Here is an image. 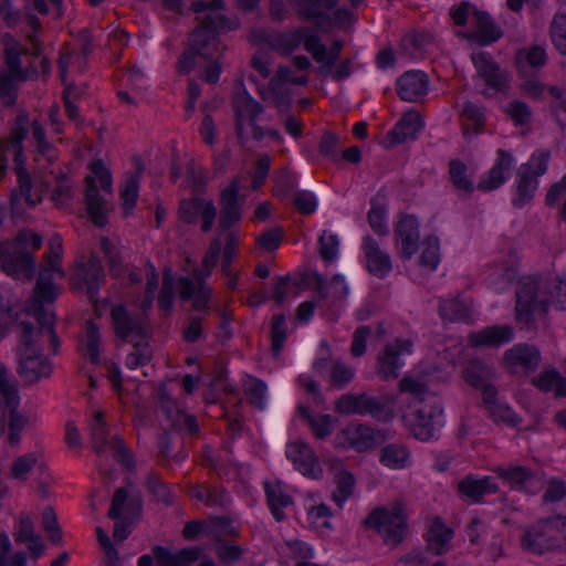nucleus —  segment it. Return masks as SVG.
Wrapping results in <instances>:
<instances>
[{
  "instance_id": "obj_1",
  "label": "nucleus",
  "mask_w": 566,
  "mask_h": 566,
  "mask_svg": "<svg viewBox=\"0 0 566 566\" xmlns=\"http://www.w3.org/2000/svg\"><path fill=\"white\" fill-rule=\"evenodd\" d=\"M12 323L18 328V373L21 378L33 384L41 378L49 377L52 373V364L44 354L48 345L52 352H57L60 342L54 328V315L42 308L21 311L15 313Z\"/></svg>"
},
{
  "instance_id": "obj_2",
  "label": "nucleus",
  "mask_w": 566,
  "mask_h": 566,
  "mask_svg": "<svg viewBox=\"0 0 566 566\" xmlns=\"http://www.w3.org/2000/svg\"><path fill=\"white\" fill-rule=\"evenodd\" d=\"M566 310V279L536 280L524 277L516 290V321L531 323L544 315L548 306Z\"/></svg>"
},
{
  "instance_id": "obj_3",
  "label": "nucleus",
  "mask_w": 566,
  "mask_h": 566,
  "mask_svg": "<svg viewBox=\"0 0 566 566\" xmlns=\"http://www.w3.org/2000/svg\"><path fill=\"white\" fill-rule=\"evenodd\" d=\"M29 132V117L25 113H20L17 118L14 126L11 130L8 139L0 142V180L4 175L7 155L11 153L13 155L15 164V172L18 176L19 190L12 192L11 201L12 205H18L20 201H24L29 207H34L41 202V193L34 191L32 193V181L24 167V155H23V140L25 139Z\"/></svg>"
},
{
  "instance_id": "obj_4",
  "label": "nucleus",
  "mask_w": 566,
  "mask_h": 566,
  "mask_svg": "<svg viewBox=\"0 0 566 566\" xmlns=\"http://www.w3.org/2000/svg\"><path fill=\"white\" fill-rule=\"evenodd\" d=\"M223 8V0L196 1L191 6L193 12L203 13L199 18L200 27L190 35L191 48L205 56H211L218 51V32L237 28L235 21H230L219 12Z\"/></svg>"
},
{
  "instance_id": "obj_5",
  "label": "nucleus",
  "mask_w": 566,
  "mask_h": 566,
  "mask_svg": "<svg viewBox=\"0 0 566 566\" xmlns=\"http://www.w3.org/2000/svg\"><path fill=\"white\" fill-rule=\"evenodd\" d=\"M42 245V238L33 231H21L10 243L0 244L2 270L10 276L30 281L35 271L32 253Z\"/></svg>"
},
{
  "instance_id": "obj_6",
  "label": "nucleus",
  "mask_w": 566,
  "mask_h": 566,
  "mask_svg": "<svg viewBox=\"0 0 566 566\" xmlns=\"http://www.w3.org/2000/svg\"><path fill=\"white\" fill-rule=\"evenodd\" d=\"M221 247L222 243L220 238L212 240L205 254L201 268H195L191 271L195 281L186 276L178 280L180 297L182 300L192 298V306L197 311L208 308L212 290L205 283V280L211 275L213 268L217 265Z\"/></svg>"
},
{
  "instance_id": "obj_7",
  "label": "nucleus",
  "mask_w": 566,
  "mask_h": 566,
  "mask_svg": "<svg viewBox=\"0 0 566 566\" xmlns=\"http://www.w3.org/2000/svg\"><path fill=\"white\" fill-rule=\"evenodd\" d=\"M443 409L437 397H428L416 403H410L402 416L407 430L420 441L437 438L442 426Z\"/></svg>"
},
{
  "instance_id": "obj_8",
  "label": "nucleus",
  "mask_w": 566,
  "mask_h": 566,
  "mask_svg": "<svg viewBox=\"0 0 566 566\" xmlns=\"http://www.w3.org/2000/svg\"><path fill=\"white\" fill-rule=\"evenodd\" d=\"M408 516L402 502H394L370 512L365 521L366 526L375 530L385 545L397 547L408 532Z\"/></svg>"
},
{
  "instance_id": "obj_9",
  "label": "nucleus",
  "mask_w": 566,
  "mask_h": 566,
  "mask_svg": "<svg viewBox=\"0 0 566 566\" xmlns=\"http://www.w3.org/2000/svg\"><path fill=\"white\" fill-rule=\"evenodd\" d=\"M62 254V238L55 233L49 240V251L46 253L48 268L40 271L34 287L35 303H51L56 298L59 290L53 283V273L57 274L60 277L65 276L61 266Z\"/></svg>"
},
{
  "instance_id": "obj_10",
  "label": "nucleus",
  "mask_w": 566,
  "mask_h": 566,
  "mask_svg": "<svg viewBox=\"0 0 566 566\" xmlns=\"http://www.w3.org/2000/svg\"><path fill=\"white\" fill-rule=\"evenodd\" d=\"M91 174L86 176L85 199L90 219L97 227H103L107 222V208L105 201L98 193L96 181L105 191L112 189V177L108 169L101 160H94L90 164Z\"/></svg>"
},
{
  "instance_id": "obj_11",
  "label": "nucleus",
  "mask_w": 566,
  "mask_h": 566,
  "mask_svg": "<svg viewBox=\"0 0 566 566\" xmlns=\"http://www.w3.org/2000/svg\"><path fill=\"white\" fill-rule=\"evenodd\" d=\"M551 154L548 150H536L530 160L522 164L516 174V192L513 198L515 207H523L531 201L538 187L537 178L547 171Z\"/></svg>"
},
{
  "instance_id": "obj_12",
  "label": "nucleus",
  "mask_w": 566,
  "mask_h": 566,
  "mask_svg": "<svg viewBox=\"0 0 566 566\" xmlns=\"http://www.w3.org/2000/svg\"><path fill=\"white\" fill-rule=\"evenodd\" d=\"M90 430L92 444L97 453L102 454L112 451L113 457L126 468L134 465L133 455L126 448L124 440L117 434H111L104 420L103 411H93Z\"/></svg>"
},
{
  "instance_id": "obj_13",
  "label": "nucleus",
  "mask_w": 566,
  "mask_h": 566,
  "mask_svg": "<svg viewBox=\"0 0 566 566\" xmlns=\"http://www.w3.org/2000/svg\"><path fill=\"white\" fill-rule=\"evenodd\" d=\"M566 526V516H556L539 521L535 526L525 531L522 537V547L534 554L563 548L559 542V525Z\"/></svg>"
},
{
  "instance_id": "obj_14",
  "label": "nucleus",
  "mask_w": 566,
  "mask_h": 566,
  "mask_svg": "<svg viewBox=\"0 0 566 566\" xmlns=\"http://www.w3.org/2000/svg\"><path fill=\"white\" fill-rule=\"evenodd\" d=\"M337 2L338 0H302L298 2V14L323 30H328L334 25L342 28L349 25L355 19L350 10L338 8L333 17L328 13V10L333 9Z\"/></svg>"
},
{
  "instance_id": "obj_15",
  "label": "nucleus",
  "mask_w": 566,
  "mask_h": 566,
  "mask_svg": "<svg viewBox=\"0 0 566 566\" xmlns=\"http://www.w3.org/2000/svg\"><path fill=\"white\" fill-rule=\"evenodd\" d=\"M494 472L512 490L522 492L526 495H535L542 491L545 481L543 476L530 468L522 465H499Z\"/></svg>"
},
{
  "instance_id": "obj_16",
  "label": "nucleus",
  "mask_w": 566,
  "mask_h": 566,
  "mask_svg": "<svg viewBox=\"0 0 566 566\" xmlns=\"http://www.w3.org/2000/svg\"><path fill=\"white\" fill-rule=\"evenodd\" d=\"M413 343L408 338H396L385 345L377 356L376 373L382 380L396 379L405 365L402 357L412 353Z\"/></svg>"
},
{
  "instance_id": "obj_17",
  "label": "nucleus",
  "mask_w": 566,
  "mask_h": 566,
  "mask_svg": "<svg viewBox=\"0 0 566 566\" xmlns=\"http://www.w3.org/2000/svg\"><path fill=\"white\" fill-rule=\"evenodd\" d=\"M111 321L115 335L127 342L145 338L146 322L143 315L133 314L127 308L117 304L111 310Z\"/></svg>"
},
{
  "instance_id": "obj_18",
  "label": "nucleus",
  "mask_w": 566,
  "mask_h": 566,
  "mask_svg": "<svg viewBox=\"0 0 566 566\" xmlns=\"http://www.w3.org/2000/svg\"><path fill=\"white\" fill-rule=\"evenodd\" d=\"M286 458L304 476L318 480L323 476V469L313 448L302 439L291 441L286 446Z\"/></svg>"
},
{
  "instance_id": "obj_19",
  "label": "nucleus",
  "mask_w": 566,
  "mask_h": 566,
  "mask_svg": "<svg viewBox=\"0 0 566 566\" xmlns=\"http://www.w3.org/2000/svg\"><path fill=\"white\" fill-rule=\"evenodd\" d=\"M307 83L308 76L306 74H297L292 67L280 65L276 73L269 82V91L277 107L287 108L291 104L292 96V92L287 85H306Z\"/></svg>"
},
{
  "instance_id": "obj_20",
  "label": "nucleus",
  "mask_w": 566,
  "mask_h": 566,
  "mask_svg": "<svg viewBox=\"0 0 566 566\" xmlns=\"http://www.w3.org/2000/svg\"><path fill=\"white\" fill-rule=\"evenodd\" d=\"M377 434V431L366 424L352 423L336 434L335 443L344 449L365 452L376 446Z\"/></svg>"
},
{
  "instance_id": "obj_21",
  "label": "nucleus",
  "mask_w": 566,
  "mask_h": 566,
  "mask_svg": "<svg viewBox=\"0 0 566 566\" xmlns=\"http://www.w3.org/2000/svg\"><path fill=\"white\" fill-rule=\"evenodd\" d=\"M201 218V230L208 232L211 230L217 217V209L212 200L203 198L185 199L179 206V218L186 223H193Z\"/></svg>"
},
{
  "instance_id": "obj_22",
  "label": "nucleus",
  "mask_w": 566,
  "mask_h": 566,
  "mask_svg": "<svg viewBox=\"0 0 566 566\" xmlns=\"http://www.w3.org/2000/svg\"><path fill=\"white\" fill-rule=\"evenodd\" d=\"M472 62L476 74L484 81L486 90L492 92L503 91L507 83V74L500 69L493 57L485 52L473 53Z\"/></svg>"
},
{
  "instance_id": "obj_23",
  "label": "nucleus",
  "mask_w": 566,
  "mask_h": 566,
  "mask_svg": "<svg viewBox=\"0 0 566 566\" xmlns=\"http://www.w3.org/2000/svg\"><path fill=\"white\" fill-rule=\"evenodd\" d=\"M19 403L18 384L6 365L0 361V438L6 431L8 413L18 409Z\"/></svg>"
},
{
  "instance_id": "obj_24",
  "label": "nucleus",
  "mask_w": 566,
  "mask_h": 566,
  "mask_svg": "<svg viewBox=\"0 0 566 566\" xmlns=\"http://www.w3.org/2000/svg\"><path fill=\"white\" fill-rule=\"evenodd\" d=\"M396 244L405 259H410L418 250L419 221L415 216L401 214L395 226Z\"/></svg>"
},
{
  "instance_id": "obj_25",
  "label": "nucleus",
  "mask_w": 566,
  "mask_h": 566,
  "mask_svg": "<svg viewBox=\"0 0 566 566\" xmlns=\"http://www.w3.org/2000/svg\"><path fill=\"white\" fill-rule=\"evenodd\" d=\"M313 368L321 376L327 374L331 387L337 389L345 387L355 376V369L338 359L318 358Z\"/></svg>"
},
{
  "instance_id": "obj_26",
  "label": "nucleus",
  "mask_w": 566,
  "mask_h": 566,
  "mask_svg": "<svg viewBox=\"0 0 566 566\" xmlns=\"http://www.w3.org/2000/svg\"><path fill=\"white\" fill-rule=\"evenodd\" d=\"M497 158L493 167L481 176L478 182V189L481 191H492L497 189L506 180V175L511 170L514 159L511 153L499 149Z\"/></svg>"
},
{
  "instance_id": "obj_27",
  "label": "nucleus",
  "mask_w": 566,
  "mask_h": 566,
  "mask_svg": "<svg viewBox=\"0 0 566 566\" xmlns=\"http://www.w3.org/2000/svg\"><path fill=\"white\" fill-rule=\"evenodd\" d=\"M428 76L420 71H409L402 74L397 81V93L401 99L418 102L428 93Z\"/></svg>"
},
{
  "instance_id": "obj_28",
  "label": "nucleus",
  "mask_w": 566,
  "mask_h": 566,
  "mask_svg": "<svg viewBox=\"0 0 566 566\" xmlns=\"http://www.w3.org/2000/svg\"><path fill=\"white\" fill-rule=\"evenodd\" d=\"M423 128V120L417 111H409L403 114L400 120L388 133L386 142L388 146L413 140L417 134Z\"/></svg>"
},
{
  "instance_id": "obj_29",
  "label": "nucleus",
  "mask_w": 566,
  "mask_h": 566,
  "mask_svg": "<svg viewBox=\"0 0 566 566\" xmlns=\"http://www.w3.org/2000/svg\"><path fill=\"white\" fill-rule=\"evenodd\" d=\"M233 107L237 116V135L239 139L243 140L249 134L245 129V123L255 120L263 112V107L247 92H240L234 96Z\"/></svg>"
},
{
  "instance_id": "obj_30",
  "label": "nucleus",
  "mask_w": 566,
  "mask_h": 566,
  "mask_svg": "<svg viewBox=\"0 0 566 566\" xmlns=\"http://www.w3.org/2000/svg\"><path fill=\"white\" fill-rule=\"evenodd\" d=\"M454 532L447 526L441 517H434L427 532V551L436 556L447 554L451 549V541Z\"/></svg>"
},
{
  "instance_id": "obj_31",
  "label": "nucleus",
  "mask_w": 566,
  "mask_h": 566,
  "mask_svg": "<svg viewBox=\"0 0 566 566\" xmlns=\"http://www.w3.org/2000/svg\"><path fill=\"white\" fill-rule=\"evenodd\" d=\"M507 366L514 371H531L539 364V352L534 346L517 344L505 352Z\"/></svg>"
},
{
  "instance_id": "obj_32",
  "label": "nucleus",
  "mask_w": 566,
  "mask_h": 566,
  "mask_svg": "<svg viewBox=\"0 0 566 566\" xmlns=\"http://www.w3.org/2000/svg\"><path fill=\"white\" fill-rule=\"evenodd\" d=\"M363 251L366 258L367 269L374 275L382 279L392 270L389 254L382 250L379 243L371 237L364 239Z\"/></svg>"
},
{
  "instance_id": "obj_33",
  "label": "nucleus",
  "mask_w": 566,
  "mask_h": 566,
  "mask_svg": "<svg viewBox=\"0 0 566 566\" xmlns=\"http://www.w3.org/2000/svg\"><path fill=\"white\" fill-rule=\"evenodd\" d=\"M239 191H240V181L238 179H234L221 192L220 227L224 230L231 228L241 218L240 206L238 203Z\"/></svg>"
},
{
  "instance_id": "obj_34",
  "label": "nucleus",
  "mask_w": 566,
  "mask_h": 566,
  "mask_svg": "<svg viewBox=\"0 0 566 566\" xmlns=\"http://www.w3.org/2000/svg\"><path fill=\"white\" fill-rule=\"evenodd\" d=\"M513 339V328L509 325H494L469 334L468 342L472 347H497Z\"/></svg>"
},
{
  "instance_id": "obj_35",
  "label": "nucleus",
  "mask_w": 566,
  "mask_h": 566,
  "mask_svg": "<svg viewBox=\"0 0 566 566\" xmlns=\"http://www.w3.org/2000/svg\"><path fill=\"white\" fill-rule=\"evenodd\" d=\"M335 410L340 415H373L380 410V405L375 398L365 395H343L335 405Z\"/></svg>"
},
{
  "instance_id": "obj_36",
  "label": "nucleus",
  "mask_w": 566,
  "mask_h": 566,
  "mask_svg": "<svg viewBox=\"0 0 566 566\" xmlns=\"http://www.w3.org/2000/svg\"><path fill=\"white\" fill-rule=\"evenodd\" d=\"M264 492L274 518L277 522L284 520L283 509L293 504V499L289 494L286 486L279 480H269L264 482Z\"/></svg>"
},
{
  "instance_id": "obj_37",
  "label": "nucleus",
  "mask_w": 566,
  "mask_h": 566,
  "mask_svg": "<svg viewBox=\"0 0 566 566\" xmlns=\"http://www.w3.org/2000/svg\"><path fill=\"white\" fill-rule=\"evenodd\" d=\"M305 27L286 32H272L266 34V44L282 55H289L295 51L304 39Z\"/></svg>"
},
{
  "instance_id": "obj_38",
  "label": "nucleus",
  "mask_w": 566,
  "mask_h": 566,
  "mask_svg": "<svg viewBox=\"0 0 566 566\" xmlns=\"http://www.w3.org/2000/svg\"><path fill=\"white\" fill-rule=\"evenodd\" d=\"M76 276L85 283L90 298L97 295L101 284L105 280V273L97 256L92 255L86 264L77 266Z\"/></svg>"
},
{
  "instance_id": "obj_39",
  "label": "nucleus",
  "mask_w": 566,
  "mask_h": 566,
  "mask_svg": "<svg viewBox=\"0 0 566 566\" xmlns=\"http://www.w3.org/2000/svg\"><path fill=\"white\" fill-rule=\"evenodd\" d=\"M458 490L462 495L479 502L484 495L496 493L499 486L491 476L482 479L468 476L459 482Z\"/></svg>"
},
{
  "instance_id": "obj_40",
  "label": "nucleus",
  "mask_w": 566,
  "mask_h": 566,
  "mask_svg": "<svg viewBox=\"0 0 566 566\" xmlns=\"http://www.w3.org/2000/svg\"><path fill=\"white\" fill-rule=\"evenodd\" d=\"M473 20L475 23V31L468 34L469 39L476 41L481 45H486L501 38V30L494 24L489 14L474 11Z\"/></svg>"
},
{
  "instance_id": "obj_41",
  "label": "nucleus",
  "mask_w": 566,
  "mask_h": 566,
  "mask_svg": "<svg viewBox=\"0 0 566 566\" xmlns=\"http://www.w3.org/2000/svg\"><path fill=\"white\" fill-rule=\"evenodd\" d=\"M379 462L392 470H402L411 464V453L402 443H388L379 454Z\"/></svg>"
},
{
  "instance_id": "obj_42",
  "label": "nucleus",
  "mask_w": 566,
  "mask_h": 566,
  "mask_svg": "<svg viewBox=\"0 0 566 566\" xmlns=\"http://www.w3.org/2000/svg\"><path fill=\"white\" fill-rule=\"evenodd\" d=\"M154 554L160 566H190L199 558L200 552L187 548L172 554L164 547H156Z\"/></svg>"
},
{
  "instance_id": "obj_43",
  "label": "nucleus",
  "mask_w": 566,
  "mask_h": 566,
  "mask_svg": "<svg viewBox=\"0 0 566 566\" xmlns=\"http://www.w3.org/2000/svg\"><path fill=\"white\" fill-rule=\"evenodd\" d=\"M41 454L38 452H29L18 455L12 460L8 470V478L18 481L25 482L29 478L30 472L39 463Z\"/></svg>"
},
{
  "instance_id": "obj_44",
  "label": "nucleus",
  "mask_w": 566,
  "mask_h": 566,
  "mask_svg": "<svg viewBox=\"0 0 566 566\" xmlns=\"http://www.w3.org/2000/svg\"><path fill=\"white\" fill-rule=\"evenodd\" d=\"M190 495L208 506H224L229 496L222 488L211 485H196L190 489Z\"/></svg>"
},
{
  "instance_id": "obj_45",
  "label": "nucleus",
  "mask_w": 566,
  "mask_h": 566,
  "mask_svg": "<svg viewBox=\"0 0 566 566\" xmlns=\"http://www.w3.org/2000/svg\"><path fill=\"white\" fill-rule=\"evenodd\" d=\"M547 62V53L542 45H532L524 48L516 53V63L520 72H524L526 66L541 69Z\"/></svg>"
},
{
  "instance_id": "obj_46",
  "label": "nucleus",
  "mask_w": 566,
  "mask_h": 566,
  "mask_svg": "<svg viewBox=\"0 0 566 566\" xmlns=\"http://www.w3.org/2000/svg\"><path fill=\"white\" fill-rule=\"evenodd\" d=\"M242 386L249 402L260 410L264 409L266 403V384L256 377L248 375L243 379Z\"/></svg>"
},
{
  "instance_id": "obj_47",
  "label": "nucleus",
  "mask_w": 566,
  "mask_h": 566,
  "mask_svg": "<svg viewBox=\"0 0 566 566\" xmlns=\"http://www.w3.org/2000/svg\"><path fill=\"white\" fill-rule=\"evenodd\" d=\"M140 176V169L133 174H127L120 186V200L126 214L135 207L137 201Z\"/></svg>"
},
{
  "instance_id": "obj_48",
  "label": "nucleus",
  "mask_w": 566,
  "mask_h": 566,
  "mask_svg": "<svg viewBox=\"0 0 566 566\" xmlns=\"http://www.w3.org/2000/svg\"><path fill=\"white\" fill-rule=\"evenodd\" d=\"M494 375L493 369L480 360L471 361L463 369L464 380L474 388L484 386Z\"/></svg>"
},
{
  "instance_id": "obj_49",
  "label": "nucleus",
  "mask_w": 566,
  "mask_h": 566,
  "mask_svg": "<svg viewBox=\"0 0 566 566\" xmlns=\"http://www.w3.org/2000/svg\"><path fill=\"white\" fill-rule=\"evenodd\" d=\"M439 310L441 317L450 322L468 321L471 316L470 306L458 297L443 300Z\"/></svg>"
},
{
  "instance_id": "obj_50",
  "label": "nucleus",
  "mask_w": 566,
  "mask_h": 566,
  "mask_svg": "<svg viewBox=\"0 0 566 566\" xmlns=\"http://www.w3.org/2000/svg\"><path fill=\"white\" fill-rule=\"evenodd\" d=\"M81 349L83 355L93 364L99 361V332L93 322H86L85 336L81 342Z\"/></svg>"
},
{
  "instance_id": "obj_51",
  "label": "nucleus",
  "mask_w": 566,
  "mask_h": 566,
  "mask_svg": "<svg viewBox=\"0 0 566 566\" xmlns=\"http://www.w3.org/2000/svg\"><path fill=\"white\" fill-rule=\"evenodd\" d=\"M273 182L272 195L284 200L297 185L296 175L284 168L274 174Z\"/></svg>"
},
{
  "instance_id": "obj_52",
  "label": "nucleus",
  "mask_w": 566,
  "mask_h": 566,
  "mask_svg": "<svg viewBox=\"0 0 566 566\" xmlns=\"http://www.w3.org/2000/svg\"><path fill=\"white\" fill-rule=\"evenodd\" d=\"M335 481L336 489L332 493V499L339 507H342L354 492L355 479L352 473L342 471L336 474Z\"/></svg>"
},
{
  "instance_id": "obj_53",
  "label": "nucleus",
  "mask_w": 566,
  "mask_h": 566,
  "mask_svg": "<svg viewBox=\"0 0 566 566\" xmlns=\"http://www.w3.org/2000/svg\"><path fill=\"white\" fill-rule=\"evenodd\" d=\"M549 38L554 48L566 55V13H556L549 24Z\"/></svg>"
},
{
  "instance_id": "obj_54",
  "label": "nucleus",
  "mask_w": 566,
  "mask_h": 566,
  "mask_svg": "<svg viewBox=\"0 0 566 566\" xmlns=\"http://www.w3.org/2000/svg\"><path fill=\"white\" fill-rule=\"evenodd\" d=\"M31 134L36 145L38 155L44 156L49 163H53L57 158L56 149L46 140L45 130L36 120L31 124Z\"/></svg>"
},
{
  "instance_id": "obj_55",
  "label": "nucleus",
  "mask_w": 566,
  "mask_h": 566,
  "mask_svg": "<svg viewBox=\"0 0 566 566\" xmlns=\"http://www.w3.org/2000/svg\"><path fill=\"white\" fill-rule=\"evenodd\" d=\"M399 390L412 396L411 403H416L423 398L427 399L428 397H436L429 392L427 385L421 379L409 375L402 377V379L399 381Z\"/></svg>"
},
{
  "instance_id": "obj_56",
  "label": "nucleus",
  "mask_w": 566,
  "mask_h": 566,
  "mask_svg": "<svg viewBox=\"0 0 566 566\" xmlns=\"http://www.w3.org/2000/svg\"><path fill=\"white\" fill-rule=\"evenodd\" d=\"M420 264L428 271H433L440 262L439 240L429 235L423 241V249L420 255Z\"/></svg>"
},
{
  "instance_id": "obj_57",
  "label": "nucleus",
  "mask_w": 566,
  "mask_h": 566,
  "mask_svg": "<svg viewBox=\"0 0 566 566\" xmlns=\"http://www.w3.org/2000/svg\"><path fill=\"white\" fill-rule=\"evenodd\" d=\"M135 342L133 352L127 355L125 360V364L129 369H136L139 366H144L151 359V349L145 338Z\"/></svg>"
},
{
  "instance_id": "obj_58",
  "label": "nucleus",
  "mask_w": 566,
  "mask_h": 566,
  "mask_svg": "<svg viewBox=\"0 0 566 566\" xmlns=\"http://www.w3.org/2000/svg\"><path fill=\"white\" fill-rule=\"evenodd\" d=\"M286 321L283 314H275L272 317V329H271V340H272V352L275 357H279L285 339H286Z\"/></svg>"
},
{
  "instance_id": "obj_59",
  "label": "nucleus",
  "mask_w": 566,
  "mask_h": 566,
  "mask_svg": "<svg viewBox=\"0 0 566 566\" xmlns=\"http://www.w3.org/2000/svg\"><path fill=\"white\" fill-rule=\"evenodd\" d=\"M168 405H163V409L167 413L168 419L171 420L172 427L177 429H185L190 433H195L198 431V424L193 416L188 415L181 410H176V413L172 412V402Z\"/></svg>"
},
{
  "instance_id": "obj_60",
  "label": "nucleus",
  "mask_w": 566,
  "mask_h": 566,
  "mask_svg": "<svg viewBox=\"0 0 566 566\" xmlns=\"http://www.w3.org/2000/svg\"><path fill=\"white\" fill-rule=\"evenodd\" d=\"M449 174L453 186L464 192H472L473 184L467 177V166L461 160L450 163Z\"/></svg>"
},
{
  "instance_id": "obj_61",
  "label": "nucleus",
  "mask_w": 566,
  "mask_h": 566,
  "mask_svg": "<svg viewBox=\"0 0 566 566\" xmlns=\"http://www.w3.org/2000/svg\"><path fill=\"white\" fill-rule=\"evenodd\" d=\"M11 542L6 533L0 534V566H27V555L22 552L8 556Z\"/></svg>"
},
{
  "instance_id": "obj_62",
  "label": "nucleus",
  "mask_w": 566,
  "mask_h": 566,
  "mask_svg": "<svg viewBox=\"0 0 566 566\" xmlns=\"http://www.w3.org/2000/svg\"><path fill=\"white\" fill-rule=\"evenodd\" d=\"M504 112L510 116L515 125H526L532 119V111L530 106L522 101L514 99L510 102L505 106Z\"/></svg>"
},
{
  "instance_id": "obj_63",
  "label": "nucleus",
  "mask_w": 566,
  "mask_h": 566,
  "mask_svg": "<svg viewBox=\"0 0 566 566\" xmlns=\"http://www.w3.org/2000/svg\"><path fill=\"white\" fill-rule=\"evenodd\" d=\"M302 43L316 62L325 61L327 55L326 46L321 42L319 38L306 27Z\"/></svg>"
},
{
  "instance_id": "obj_64",
  "label": "nucleus",
  "mask_w": 566,
  "mask_h": 566,
  "mask_svg": "<svg viewBox=\"0 0 566 566\" xmlns=\"http://www.w3.org/2000/svg\"><path fill=\"white\" fill-rule=\"evenodd\" d=\"M339 241L336 234L323 231L319 237V255L323 260L331 262L336 260Z\"/></svg>"
}]
</instances>
